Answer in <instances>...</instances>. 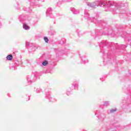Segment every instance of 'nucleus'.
Here are the masks:
<instances>
[{"mask_svg": "<svg viewBox=\"0 0 131 131\" xmlns=\"http://www.w3.org/2000/svg\"><path fill=\"white\" fill-rule=\"evenodd\" d=\"M6 58L8 61H11V60H13V55H9L7 56Z\"/></svg>", "mask_w": 131, "mask_h": 131, "instance_id": "obj_1", "label": "nucleus"}, {"mask_svg": "<svg viewBox=\"0 0 131 131\" xmlns=\"http://www.w3.org/2000/svg\"><path fill=\"white\" fill-rule=\"evenodd\" d=\"M42 64L43 66H47V65H48L49 64V63L48 62V61L45 60V61H43Z\"/></svg>", "mask_w": 131, "mask_h": 131, "instance_id": "obj_2", "label": "nucleus"}, {"mask_svg": "<svg viewBox=\"0 0 131 131\" xmlns=\"http://www.w3.org/2000/svg\"><path fill=\"white\" fill-rule=\"evenodd\" d=\"M44 40H45L46 42H47V43L49 42V38H48V37H45Z\"/></svg>", "mask_w": 131, "mask_h": 131, "instance_id": "obj_4", "label": "nucleus"}, {"mask_svg": "<svg viewBox=\"0 0 131 131\" xmlns=\"http://www.w3.org/2000/svg\"><path fill=\"white\" fill-rule=\"evenodd\" d=\"M115 111H116V109L112 110L111 111V112H115Z\"/></svg>", "mask_w": 131, "mask_h": 131, "instance_id": "obj_5", "label": "nucleus"}, {"mask_svg": "<svg viewBox=\"0 0 131 131\" xmlns=\"http://www.w3.org/2000/svg\"><path fill=\"white\" fill-rule=\"evenodd\" d=\"M24 29H26V30H27L29 29V27H28V26H27V25L25 24L24 25Z\"/></svg>", "mask_w": 131, "mask_h": 131, "instance_id": "obj_3", "label": "nucleus"}]
</instances>
